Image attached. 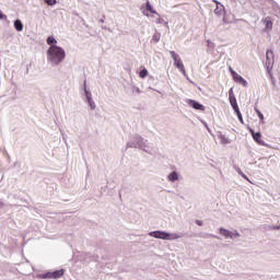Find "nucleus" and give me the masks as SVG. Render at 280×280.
<instances>
[{"instance_id": "nucleus-15", "label": "nucleus", "mask_w": 280, "mask_h": 280, "mask_svg": "<svg viewBox=\"0 0 280 280\" xmlns=\"http://www.w3.org/2000/svg\"><path fill=\"white\" fill-rule=\"evenodd\" d=\"M148 75H149V70L148 69L144 68V69L140 70V73H139L140 78L144 79Z\"/></svg>"}, {"instance_id": "nucleus-2", "label": "nucleus", "mask_w": 280, "mask_h": 280, "mask_svg": "<svg viewBox=\"0 0 280 280\" xmlns=\"http://www.w3.org/2000/svg\"><path fill=\"white\" fill-rule=\"evenodd\" d=\"M170 55L173 58V65L176 67L184 75H186V69L184 67L183 60H180V57L176 51L171 50Z\"/></svg>"}, {"instance_id": "nucleus-8", "label": "nucleus", "mask_w": 280, "mask_h": 280, "mask_svg": "<svg viewBox=\"0 0 280 280\" xmlns=\"http://www.w3.org/2000/svg\"><path fill=\"white\" fill-rule=\"evenodd\" d=\"M230 103L234 110L240 109L237 100H236L235 95L233 94V90L230 91Z\"/></svg>"}, {"instance_id": "nucleus-11", "label": "nucleus", "mask_w": 280, "mask_h": 280, "mask_svg": "<svg viewBox=\"0 0 280 280\" xmlns=\"http://www.w3.org/2000/svg\"><path fill=\"white\" fill-rule=\"evenodd\" d=\"M250 135L253 136L254 140L257 142V143H261V132H255L254 129H250L249 130Z\"/></svg>"}, {"instance_id": "nucleus-13", "label": "nucleus", "mask_w": 280, "mask_h": 280, "mask_svg": "<svg viewBox=\"0 0 280 280\" xmlns=\"http://www.w3.org/2000/svg\"><path fill=\"white\" fill-rule=\"evenodd\" d=\"M14 28H15L18 32L23 31V24H22L21 20H15V21H14Z\"/></svg>"}, {"instance_id": "nucleus-14", "label": "nucleus", "mask_w": 280, "mask_h": 280, "mask_svg": "<svg viewBox=\"0 0 280 280\" xmlns=\"http://www.w3.org/2000/svg\"><path fill=\"white\" fill-rule=\"evenodd\" d=\"M145 7H147L148 11H150L151 13L156 14L158 16H160V14L152 9V4L150 3V1H147Z\"/></svg>"}, {"instance_id": "nucleus-5", "label": "nucleus", "mask_w": 280, "mask_h": 280, "mask_svg": "<svg viewBox=\"0 0 280 280\" xmlns=\"http://www.w3.org/2000/svg\"><path fill=\"white\" fill-rule=\"evenodd\" d=\"M229 70H230V73L232 74V79L234 80L235 83H238L243 86L248 85V82L244 78H242L238 73H236V71L232 67H230Z\"/></svg>"}, {"instance_id": "nucleus-18", "label": "nucleus", "mask_w": 280, "mask_h": 280, "mask_svg": "<svg viewBox=\"0 0 280 280\" xmlns=\"http://www.w3.org/2000/svg\"><path fill=\"white\" fill-rule=\"evenodd\" d=\"M255 112H256L257 116L260 118V120L265 119L264 114L257 107H255Z\"/></svg>"}, {"instance_id": "nucleus-1", "label": "nucleus", "mask_w": 280, "mask_h": 280, "mask_svg": "<svg viewBox=\"0 0 280 280\" xmlns=\"http://www.w3.org/2000/svg\"><path fill=\"white\" fill-rule=\"evenodd\" d=\"M66 52L65 49L61 47H58L57 45H52L47 50V59L54 65H60L61 61L65 60Z\"/></svg>"}, {"instance_id": "nucleus-4", "label": "nucleus", "mask_w": 280, "mask_h": 280, "mask_svg": "<svg viewBox=\"0 0 280 280\" xmlns=\"http://www.w3.org/2000/svg\"><path fill=\"white\" fill-rule=\"evenodd\" d=\"M151 237H156L158 240H179V235L177 234H168L166 232H151Z\"/></svg>"}, {"instance_id": "nucleus-19", "label": "nucleus", "mask_w": 280, "mask_h": 280, "mask_svg": "<svg viewBox=\"0 0 280 280\" xmlns=\"http://www.w3.org/2000/svg\"><path fill=\"white\" fill-rule=\"evenodd\" d=\"M45 3H46L47 5L52 7V5H56V4H57V0H45Z\"/></svg>"}, {"instance_id": "nucleus-16", "label": "nucleus", "mask_w": 280, "mask_h": 280, "mask_svg": "<svg viewBox=\"0 0 280 280\" xmlns=\"http://www.w3.org/2000/svg\"><path fill=\"white\" fill-rule=\"evenodd\" d=\"M264 23H265L266 28H268V30L272 28L273 24H272V21H270L269 19H265Z\"/></svg>"}, {"instance_id": "nucleus-6", "label": "nucleus", "mask_w": 280, "mask_h": 280, "mask_svg": "<svg viewBox=\"0 0 280 280\" xmlns=\"http://www.w3.org/2000/svg\"><path fill=\"white\" fill-rule=\"evenodd\" d=\"M220 234L223 235V237L234 240V237H240V233L237 231L231 232L224 228H220L219 230Z\"/></svg>"}, {"instance_id": "nucleus-25", "label": "nucleus", "mask_w": 280, "mask_h": 280, "mask_svg": "<svg viewBox=\"0 0 280 280\" xmlns=\"http://www.w3.org/2000/svg\"><path fill=\"white\" fill-rule=\"evenodd\" d=\"M237 173L243 177L244 173L240 168L237 170Z\"/></svg>"}, {"instance_id": "nucleus-20", "label": "nucleus", "mask_w": 280, "mask_h": 280, "mask_svg": "<svg viewBox=\"0 0 280 280\" xmlns=\"http://www.w3.org/2000/svg\"><path fill=\"white\" fill-rule=\"evenodd\" d=\"M153 40H154L155 43H159V42L161 40V34H160V33L154 34V35H153Z\"/></svg>"}, {"instance_id": "nucleus-24", "label": "nucleus", "mask_w": 280, "mask_h": 280, "mask_svg": "<svg viewBox=\"0 0 280 280\" xmlns=\"http://www.w3.org/2000/svg\"><path fill=\"white\" fill-rule=\"evenodd\" d=\"M196 224L199 225V226H202V221L196 220Z\"/></svg>"}, {"instance_id": "nucleus-21", "label": "nucleus", "mask_w": 280, "mask_h": 280, "mask_svg": "<svg viewBox=\"0 0 280 280\" xmlns=\"http://www.w3.org/2000/svg\"><path fill=\"white\" fill-rule=\"evenodd\" d=\"M234 112H235V114L237 115L240 121L243 122V117H242V114L240 113V108L235 109Z\"/></svg>"}, {"instance_id": "nucleus-17", "label": "nucleus", "mask_w": 280, "mask_h": 280, "mask_svg": "<svg viewBox=\"0 0 280 280\" xmlns=\"http://www.w3.org/2000/svg\"><path fill=\"white\" fill-rule=\"evenodd\" d=\"M47 44L54 46L52 44H57V39L54 36H48Z\"/></svg>"}, {"instance_id": "nucleus-12", "label": "nucleus", "mask_w": 280, "mask_h": 280, "mask_svg": "<svg viewBox=\"0 0 280 280\" xmlns=\"http://www.w3.org/2000/svg\"><path fill=\"white\" fill-rule=\"evenodd\" d=\"M179 179V176H178V173L177 172H173V173H171L170 175H168V180L170 182H176V180H178Z\"/></svg>"}, {"instance_id": "nucleus-3", "label": "nucleus", "mask_w": 280, "mask_h": 280, "mask_svg": "<svg viewBox=\"0 0 280 280\" xmlns=\"http://www.w3.org/2000/svg\"><path fill=\"white\" fill-rule=\"evenodd\" d=\"M273 62H275L273 51L272 50H267L266 51L265 67H266L267 72L269 73L271 79H273V77L271 74V69L273 68Z\"/></svg>"}, {"instance_id": "nucleus-7", "label": "nucleus", "mask_w": 280, "mask_h": 280, "mask_svg": "<svg viewBox=\"0 0 280 280\" xmlns=\"http://www.w3.org/2000/svg\"><path fill=\"white\" fill-rule=\"evenodd\" d=\"M63 276H65V270L60 269V270H55L54 272H47L45 278L59 279V278H61Z\"/></svg>"}, {"instance_id": "nucleus-28", "label": "nucleus", "mask_w": 280, "mask_h": 280, "mask_svg": "<svg viewBox=\"0 0 280 280\" xmlns=\"http://www.w3.org/2000/svg\"><path fill=\"white\" fill-rule=\"evenodd\" d=\"M90 106H91V108H92V109H94V108H95L94 103H90Z\"/></svg>"}, {"instance_id": "nucleus-23", "label": "nucleus", "mask_w": 280, "mask_h": 280, "mask_svg": "<svg viewBox=\"0 0 280 280\" xmlns=\"http://www.w3.org/2000/svg\"><path fill=\"white\" fill-rule=\"evenodd\" d=\"M242 177H243L244 179H246L247 182L252 183L250 179H249V177H248L246 174H244Z\"/></svg>"}, {"instance_id": "nucleus-9", "label": "nucleus", "mask_w": 280, "mask_h": 280, "mask_svg": "<svg viewBox=\"0 0 280 280\" xmlns=\"http://www.w3.org/2000/svg\"><path fill=\"white\" fill-rule=\"evenodd\" d=\"M188 104L195 108V109H198V110H205L206 107L203 105H201V103H197L195 100H188Z\"/></svg>"}, {"instance_id": "nucleus-22", "label": "nucleus", "mask_w": 280, "mask_h": 280, "mask_svg": "<svg viewBox=\"0 0 280 280\" xmlns=\"http://www.w3.org/2000/svg\"><path fill=\"white\" fill-rule=\"evenodd\" d=\"M7 15L5 14H3L1 11H0V20H4V21H7Z\"/></svg>"}, {"instance_id": "nucleus-27", "label": "nucleus", "mask_w": 280, "mask_h": 280, "mask_svg": "<svg viewBox=\"0 0 280 280\" xmlns=\"http://www.w3.org/2000/svg\"><path fill=\"white\" fill-rule=\"evenodd\" d=\"M162 21H163V20H162L161 18H158V21H156V22H158V24H160V23H162Z\"/></svg>"}, {"instance_id": "nucleus-10", "label": "nucleus", "mask_w": 280, "mask_h": 280, "mask_svg": "<svg viewBox=\"0 0 280 280\" xmlns=\"http://www.w3.org/2000/svg\"><path fill=\"white\" fill-rule=\"evenodd\" d=\"M213 2L217 4V9L214 10V13L217 15H222L224 12V5L221 2H219L218 0H213Z\"/></svg>"}, {"instance_id": "nucleus-26", "label": "nucleus", "mask_w": 280, "mask_h": 280, "mask_svg": "<svg viewBox=\"0 0 280 280\" xmlns=\"http://www.w3.org/2000/svg\"><path fill=\"white\" fill-rule=\"evenodd\" d=\"M272 229L273 230H280V225H273Z\"/></svg>"}]
</instances>
